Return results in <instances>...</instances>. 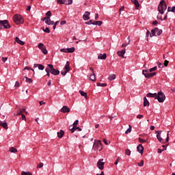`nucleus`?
<instances>
[{"mask_svg":"<svg viewBox=\"0 0 175 175\" xmlns=\"http://www.w3.org/2000/svg\"><path fill=\"white\" fill-rule=\"evenodd\" d=\"M103 24V22L100 21H94L93 23V25H98V27H100Z\"/></svg>","mask_w":175,"mask_h":175,"instance_id":"obj_30","label":"nucleus"},{"mask_svg":"<svg viewBox=\"0 0 175 175\" xmlns=\"http://www.w3.org/2000/svg\"><path fill=\"white\" fill-rule=\"evenodd\" d=\"M157 66H154V67L150 68V69L149 70V72H150V73H152V72H155V70H157Z\"/></svg>","mask_w":175,"mask_h":175,"instance_id":"obj_43","label":"nucleus"},{"mask_svg":"<svg viewBox=\"0 0 175 175\" xmlns=\"http://www.w3.org/2000/svg\"><path fill=\"white\" fill-rule=\"evenodd\" d=\"M3 62H6L8 61V57H2Z\"/></svg>","mask_w":175,"mask_h":175,"instance_id":"obj_61","label":"nucleus"},{"mask_svg":"<svg viewBox=\"0 0 175 175\" xmlns=\"http://www.w3.org/2000/svg\"><path fill=\"white\" fill-rule=\"evenodd\" d=\"M65 132L62 130H60V132L57 133V137H59V139H61V137H62L64 135Z\"/></svg>","mask_w":175,"mask_h":175,"instance_id":"obj_29","label":"nucleus"},{"mask_svg":"<svg viewBox=\"0 0 175 175\" xmlns=\"http://www.w3.org/2000/svg\"><path fill=\"white\" fill-rule=\"evenodd\" d=\"M45 16H46V20H49L50 17H51V11H48L46 14Z\"/></svg>","mask_w":175,"mask_h":175,"instance_id":"obj_31","label":"nucleus"},{"mask_svg":"<svg viewBox=\"0 0 175 175\" xmlns=\"http://www.w3.org/2000/svg\"><path fill=\"white\" fill-rule=\"evenodd\" d=\"M77 125H79V120H75V122L72 124V125L69 126V129L70 131H71V133H75V128L77 127Z\"/></svg>","mask_w":175,"mask_h":175,"instance_id":"obj_10","label":"nucleus"},{"mask_svg":"<svg viewBox=\"0 0 175 175\" xmlns=\"http://www.w3.org/2000/svg\"><path fill=\"white\" fill-rule=\"evenodd\" d=\"M24 79H25L26 83H28L29 84H31L32 83V79L28 78L27 77H25Z\"/></svg>","mask_w":175,"mask_h":175,"instance_id":"obj_32","label":"nucleus"},{"mask_svg":"<svg viewBox=\"0 0 175 175\" xmlns=\"http://www.w3.org/2000/svg\"><path fill=\"white\" fill-rule=\"evenodd\" d=\"M25 107L19 109V112H16L14 113V116H20L21 114H23V113H25V114H28V112L25 111Z\"/></svg>","mask_w":175,"mask_h":175,"instance_id":"obj_13","label":"nucleus"},{"mask_svg":"<svg viewBox=\"0 0 175 175\" xmlns=\"http://www.w3.org/2000/svg\"><path fill=\"white\" fill-rule=\"evenodd\" d=\"M107 85V84H106V83H97L98 87H106Z\"/></svg>","mask_w":175,"mask_h":175,"instance_id":"obj_42","label":"nucleus"},{"mask_svg":"<svg viewBox=\"0 0 175 175\" xmlns=\"http://www.w3.org/2000/svg\"><path fill=\"white\" fill-rule=\"evenodd\" d=\"M132 3H133L135 6V9L137 10L140 7V4L139 3V1L137 0H131Z\"/></svg>","mask_w":175,"mask_h":175,"instance_id":"obj_17","label":"nucleus"},{"mask_svg":"<svg viewBox=\"0 0 175 175\" xmlns=\"http://www.w3.org/2000/svg\"><path fill=\"white\" fill-rule=\"evenodd\" d=\"M68 72H69V71H68L67 70L63 69V70H62V72H61V75L62 76H65L66 75V73H68Z\"/></svg>","mask_w":175,"mask_h":175,"instance_id":"obj_39","label":"nucleus"},{"mask_svg":"<svg viewBox=\"0 0 175 175\" xmlns=\"http://www.w3.org/2000/svg\"><path fill=\"white\" fill-rule=\"evenodd\" d=\"M128 40H129L128 43H126V44H122V47H126V46H128V44H130V43H131V38H130V37H128Z\"/></svg>","mask_w":175,"mask_h":175,"instance_id":"obj_36","label":"nucleus"},{"mask_svg":"<svg viewBox=\"0 0 175 175\" xmlns=\"http://www.w3.org/2000/svg\"><path fill=\"white\" fill-rule=\"evenodd\" d=\"M44 32H46V33H50V29L49 27H46L44 29V27L42 28Z\"/></svg>","mask_w":175,"mask_h":175,"instance_id":"obj_40","label":"nucleus"},{"mask_svg":"<svg viewBox=\"0 0 175 175\" xmlns=\"http://www.w3.org/2000/svg\"><path fill=\"white\" fill-rule=\"evenodd\" d=\"M103 161V159H101L97 162V167H98V169H100V170H103V167L105 166V163L102 162Z\"/></svg>","mask_w":175,"mask_h":175,"instance_id":"obj_11","label":"nucleus"},{"mask_svg":"<svg viewBox=\"0 0 175 175\" xmlns=\"http://www.w3.org/2000/svg\"><path fill=\"white\" fill-rule=\"evenodd\" d=\"M144 116H143V115H137V118H139V119L144 118Z\"/></svg>","mask_w":175,"mask_h":175,"instance_id":"obj_58","label":"nucleus"},{"mask_svg":"<svg viewBox=\"0 0 175 175\" xmlns=\"http://www.w3.org/2000/svg\"><path fill=\"white\" fill-rule=\"evenodd\" d=\"M13 21L16 23L18 25L20 24H23L24 19L21 15L15 14L13 17Z\"/></svg>","mask_w":175,"mask_h":175,"instance_id":"obj_3","label":"nucleus"},{"mask_svg":"<svg viewBox=\"0 0 175 175\" xmlns=\"http://www.w3.org/2000/svg\"><path fill=\"white\" fill-rule=\"evenodd\" d=\"M43 163H40L38 165V166H37V167H39V168H40V167H43Z\"/></svg>","mask_w":175,"mask_h":175,"instance_id":"obj_55","label":"nucleus"},{"mask_svg":"<svg viewBox=\"0 0 175 175\" xmlns=\"http://www.w3.org/2000/svg\"><path fill=\"white\" fill-rule=\"evenodd\" d=\"M98 18H99V14H95V20H98Z\"/></svg>","mask_w":175,"mask_h":175,"instance_id":"obj_63","label":"nucleus"},{"mask_svg":"<svg viewBox=\"0 0 175 175\" xmlns=\"http://www.w3.org/2000/svg\"><path fill=\"white\" fill-rule=\"evenodd\" d=\"M103 142L106 144V146H109V144H110V142L107 141L106 139H103Z\"/></svg>","mask_w":175,"mask_h":175,"instance_id":"obj_48","label":"nucleus"},{"mask_svg":"<svg viewBox=\"0 0 175 175\" xmlns=\"http://www.w3.org/2000/svg\"><path fill=\"white\" fill-rule=\"evenodd\" d=\"M137 150L138 152H139V154H143V151H144V148L143 147V146L142 144H139L137 147Z\"/></svg>","mask_w":175,"mask_h":175,"instance_id":"obj_16","label":"nucleus"},{"mask_svg":"<svg viewBox=\"0 0 175 175\" xmlns=\"http://www.w3.org/2000/svg\"><path fill=\"white\" fill-rule=\"evenodd\" d=\"M61 25H65L66 24V21H63L60 22Z\"/></svg>","mask_w":175,"mask_h":175,"instance_id":"obj_59","label":"nucleus"},{"mask_svg":"<svg viewBox=\"0 0 175 175\" xmlns=\"http://www.w3.org/2000/svg\"><path fill=\"white\" fill-rule=\"evenodd\" d=\"M166 9H167V5H166V2L165 1V0L161 1L158 6L159 13H160V14H163Z\"/></svg>","mask_w":175,"mask_h":175,"instance_id":"obj_1","label":"nucleus"},{"mask_svg":"<svg viewBox=\"0 0 175 175\" xmlns=\"http://www.w3.org/2000/svg\"><path fill=\"white\" fill-rule=\"evenodd\" d=\"M75 131H77L78 132H81V129L80 127H76V128H74V132Z\"/></svg>","mask_w":175,"mask_h":175,"instance_id":"obj_52","label":"nucleus"},{"mask_svg":"<svg viewBox=\"0 0 175 175\" xmlns=\"http://www.w3.org/2000/svg\"><path fill=\"white\" fill-rule=\"evenodd\" d=\"M144 165V161L142 160L139 163H138V166H140V167H143Z\"/></svg>","mask_w":175,"mask_h":175,"instance_id":"obj_47","label":"nucleus"},{"mask_svg":"<svg viewBox=\"0 0 175 175\" xmlns=\"http://www.w3.org/2000/svg\"><path fill=\"white\" fill-rule=\"evenodd\" d=\"M157 93H154V94H152V93H148L147 94H146V96L148 97V98H154V99H157Z\"/></svg>","mask_w":175,"mask_h":175,"instance_id":"obj_20","label":"nucleus"},{"mask_svg":"<svg viewBox=\"0 0 175 175\" xmlns=\"http://www.w3.org/2000/svg\"><path fill=\"white\" fill-rule=\"evenodd\" d=\"M79 94L81 95V96H84V98H87V92H85L82 90H79Z\"/></svg>","mask_w":175,"mask_h":175,"instance_id":"obj_34","label":"nucleus"},{"mask_svg":"<svg viewBox=\"0 0 175 175\" xmlns=\"http://www.w3.org/2000/svg\"><path fill=\"white\" fill-rule=\"evenodd\" d=\"M108 80L111 81V80H116V75L115 74H110L108 77Z\"/></svg>","mask_w":175,"mask_h":175,"instance_id":"obj_24","label":"nucleus"},{"mask_svg":"<svg viewBox=\"0 0 175 175\" xmlns=\"http://www.w3.org/2000/svg\"><path fill=\"white\" fill-rule=\"evenodd\" d=\"M167 65H169V61L165 60V62H164V66H167Z\"/></svg>","mask_w":175,"mask_h":175,"instance_id":"obj_54","label":"nucleus"},{"mask_svg":"<svg viewBox=\"0 0 175 175\" xmlns=\"http://www.w3.org/2000/svg\"><path fill=\"white\" fill-rule=\"evenodd\" d=\"M142 74L146 79H151V77H154V76H157V72L148 73V70H142Z\"/></svg>","mask_w":175,"mask_h":175,"instance_id":"obj_5","label":"nucleus"},{"mask_svg":"<svg viewBox=\"0 0 175 175\" xmlns=\"http://www.w3.org/2000/svg\"><path fill=\"white\" fill-rule=\"evenodd\" d=\"M38 69L39 70H44V66L42 64H38Z\"/></svg>","mask_w":175,"mask_h":175,"instance_id":"obj_46","label":"nucleus"},{"mask_svg":"<svg viewBox=\"0 0 175 175\" xmlns=\"http://www.w3.org/2000/svg\"><path fill=\"white\" fill-rule=\"evenodd\" d=\"M125 7L122 6L119 10V14H121V12H124Z\"/></svg>","mask_w":175,"mask_h":175,"instance_id":"obj_50","label":"nucleus"},{"mask_svg":"<svg viewBox=\"0 0 175 175\" xmlns=\"http://www.w3.org/2000/svg\"><path fill=\"white\" fill-rule=\"evenodd\" d=\"M144 106H150V102H148V100H147V97H144Z\"/></svg>","mask_w":175,"mask_h":175,"instance_id":"obj_25","label":"nucleus"},{"mask_svg":"<svg viewBox=\"0 0 175 175\" xmlns=\"http://www.w3.org/2000/svg\"><path fill=\"white\" fill-rule=\"evenodd\" d=\"M120 159H121L120 158V157H118L115 162V165H118V162H120Z\"/></svg>","mask_w":175,"mask_h":175,"instance_id":"obj_53","label":"nucleus"},{"mask_svg":"<svg viewBox=\"0 0 175 175\" xmlns=\"http://www.w3.org/2000/svg\"><path fill=\"white\" fill-rule=\"evenodd\" d=\"M161 133H162V131H157V138L159 140V142H160V143H162V142H163V139L161 137Z\"/></svg>","mask_w":175,"mask_h":175,"instance_id":"obj_21","label":"nucleus"},{"mask_svg":"<svg viewBox=\"0 0 175 175\" xmlns=\"http://www.w3.org/2000/svg\"><path fill=\"white\" fill-rule=\"evenodd\" d=\"M94 23H95V21H94V20H90L89 21L85 22V24H86L88 25H91V24L94 25Z\"/></svg>","mask_w":175,"mask_h":175,"instance_id":"obj_37","label":"nucleus"},{"mask_svg":"<svg viewBox=\"0 0 175 175\" xmlns=\"http://www.w3.org/2000/svg\"><path fill=\"white\" fill-rule=\"evenodd\" d=\"M61 53H68V49H60Z\"/></svg>","mask_w":175,"mask_h":175,"instance_id":"obj_51","label":"nucleus"},{"mask_svg":"<svg viewBox=\"0 0 175 175\" xmlns=\"http://www.w3.org/2000/svg\"><path fill=\"white\" fill-rule=\"evenodd\" d=\"M117 54L118 55H119V57H124V54H125V49L122 51H118Z\"/></svg>","mask_w":175,"mask_h":175,"instance_id":"obj_26","label":"nucleus"},{"mask_svg":"<svg viewBox=\"0 0 175 175\" xmlns=\"http://www.w3.org/2000/svg\"><path fill=\"white\" fill-rule=\"evenodd\" d=\"M173 13H175V6L172 8V11Z\"/></svg>","mask_w":175,"mask_h":175,"instance_id":"obj_64","label":"nucleus"},{"mask_svg":"<svg viewBox=\"0 0 175 175\" xmlns=\"http://www.w3.org/2000/svg\"><path fill=\"white\" fill-rule=\"evenodd\" d=\"M139 143H148V141H147V139L146 140H144V139H143L142 138H139Z\"/></svg>","mask_w":175,"mask_h":175,"instance_id":"obj_44","label":"nucleus"},{"mask_svg":"<svg viewBox=\"0 0 175 175\" xmlns=\"http://www.w3.org/2000/svg\"><path fill=\"white\" fill-rule=\"evenodd\" d=\"M90 14H91L90 13V12H88V11L85 12V14L83 16V19L85 21H87L90 20Z\"/></svg>","mask_w":175,"mask_h":175,"instance_id":"obj_14","label":"nucleus"},{"mask_svg":"<svg viewBox=\"0 0 175 175\" xmlns=\"http://www.w3.org/2000/svg\"><path fill=\"white\" fill-rule=\"evenodd\" d=\"M57 3L59 5H72L73 0H57Z\"/></svg>","mask_w":175,"mask_h":175,"instance_id":"obj_8","label":"nucleus"},{"mask_svg":"<svg viewBox=\"0 0 175 175\" xmlns=\"http://www.w3.org/2000/svg\"><path fill=\"white\" fill-rule=\"evenodd\" d=\"M162 151H163V150H162V149H161V148L157 149V152L159 154H162Z\"/></svg>","mask_w":175,"mask_h":175,"instance_id":"obj_60","label":"nucleus"},{"mask_svg":"<svg viewBox=\"0 0 175 175\" xmlns=\"http://www.w3.org/2000/svg\"><path fill=\"white\" fill-rule=\"evenodd\" d=\"M38 49L41 50V51L46 55L47 54L48 51L47 49H46V46H44L42 43H39L38 46Z\"/></svg>","mask_w":175,"mask_h":175,"instance_id":"obj_9","label":"nucleus"},{"mask_svg":"<svg viewBox=\"0 0 175 175\" xmlns=\"http://www.w3.org/2000/svg\"><path fill=\"white\" fill-rule=\"evenodd\" d=\"M60 111L62 113H69V111H70V109H69V107H68V106L64 105L63 106V107L60 109Z\"/></svg>","mask_w":175,"mask_h":175,"instance_id":"obj_15","label":"nucleus"},{"mask_svg":"<svg viewBox=\"0 0 175 175\" xmlns=\"http://www.w3.org/2000/svg\"><path fill=\"white\" fill-rule=\"evenodd\" d=\"M65 70H67V72H69L70 70V64L69 63V62H66V66H64V68Z\"/></svg>","mask_w":175,"mask_h":175,"instance_id":"obj_22","label":"nucleus"},{"mask_svg":"<svg viewBox=\"0 0 175 175\" xmlns=\"http://www.w3.org/2000/svg\"><path fill=\"white\" fill-rule=\"evenodd\" d=\"M32 70V72H33V73L35 74V70H33V68H29V67L26 66L24 68V70Z\"/></svg>","mask_w":175,"mask_h":175,"instance_id":"obj_45","label":"nucleus"},{"mask_svg":"<svg viewBox=\"0 0 175 175\" xmlns=\"http://www.w3.org/2000/svg\"><path fill=\"white\" fill-rule=\"evenodd\" d=\"M1 23H3V27L5 29H9V28H10V25L9 24V21L8 20L1 21Z\"/></svg>","mask_w":175,"mask_h":175,"instance_id":"obj_12","label":"nucleus"},{"mask_svg":"<svg viewBox=\"0 0 175 175\" xmlns=\"http://www.w3.org/2000/svg\"><path fill=\"white\" fill-rule=\"evenodd\" d=\"M159 68H163V64L162 63L158 64Z\"/></svg>","mask_w":175,"mask_h":175,"instance_id":"obj_62","label":"nucleus"},{"mask_svg":"<svg viewBox=\"0 0 175 175\" xmlns=\"http://www.w3.org/2000/svg\"><path fill=\"white\" fill-rule=\"evenodd\" d=\"M15 42H16V43H18V44H21V46H24L25 44L24 42L20 40L18 37L15 38Z\"/></svg>","mask_w":175,"mask_h":175,"instance_id":"obj_19","label":"nucleus"},{"mask_svg":"<svg viewBox=\"0 0 175 175\" xmlns=\"http://www.w3.org/2000/svg\"><path fill=\"white\" fill-rule=\"evenodd\" d=\"M129 128L125 131L126 135H128L132 132V126L131 125H129Z\"/></svg>","mask_w":175,"mask_h":175,"instance_id":"obj_35","label":"nucleus"},{"mask_svg":"<svg viewBox=\"0 0 175 175\" xmlns=\"http://www.w3.org/2000/svg\"><path fill=\"white\" fill-rule=\"evenodd\" d=\"M21 175H32V173L29 172H21Z\"/></svg>","mask_w":175,"mask_h":175,"instance_id":"obj_41","label":"nucleus"},{"mask_svg":"<svg viewBox=\"0 0 175 175\" xmlns=\"http://www.w3.org/2000/svg\"><path fill=\"white\" fill-rule=\"evenodd\" d=\"M157 99L160 103H162V102H165V99H166V96H165V94L162 92H159L157 94Z\"/></svg>","mask_w":175,"mask_h":175,"instance_id":"obj_4","label":"nucleus"},{"mask_svg":"<svg viewBox=\"0 0 175 175\" xmlns=\"http://www.w3.org/2000/svg\"><path fill=\"white\" fill-rule=\"evenodd\" d=\"M165 142H166V143H167V142H169V131L167 133V138L165 139Z\"/></svg>","mask_w":175,"mask_h":175,"instance_id":"obj_57","label":"nucleus"},{"mask_svg":"<svg viewBox=\"0 0 175 175\" xmlns=\"http://www.w3.org/2000/svg\"><path fill=\"white\" fill-rule=\"evenodd\" d=\"M49 70H50L51 73L54 76H58V75H59V70H55L53 64H48L47 67L45 69V72H49Z\"/></svg>","mask_w":175,"mask_h":175,"instance_id":"obj_2","label":"nucleus"},{"mask_svg":"<svg viewBox=\"0 0 175 175\" xmlns=\"http://www.w3.org/2000/svg\"><path fill=\"white\" fill-rule=\"evenodd\" d=\"M46 24H47L48 25H53L54 24V21H51L50 18L49 19H46V21H45Z\"/></svg>","mask_w":175,"mask_h":175,"instance_id":"obj_28","label":"nucleus"},{"mask_svg":"<svg viewBox=\"0 0 175 175\" xmlns=\"http://www.w3.org/2000/svg\"><path fill=\"white\" fill-rule=\"evenodd\" d=\"M107 57V55H106V53L100 54L98 56V59H106Z\"/></svg>","mask_w":175,"mask_h":175,"instance_id":"obj_23","label":"nucleus"},{"mask_svg":"<svg viewBox=\"0 0 175 175\" xmlns=\"http://www.w3.org/2000/svg\"><path fill=\"white\" fill-rule=\"evenodd\" d=\"M93 148H96V150H98V151L102 150V142L99 140L95 142L93 146Z\"/></svg>","mask_w":175,"mask_h":175,"instance_id":"obj_7","label":"nucleus"},{"mask_svg":"<svg viewBox=\"0 0 175 175\" xmlns=\"http://www.w3.org/2000/svg\"><path fill=\"white\" fill-rule=\"evenodd\" d=\"M74 51H75V47L67 49V53H73Z\"/></svg>","mask_w":175,"mask_h":175,"instance_id":"obj_38","label":"nucleus"},{"mask_svg":"<svg viewBox=\"0 0 175 175\" xmlns=\"http://www.w3.org/2000/svg\"><path fill=\"white\" fill-rule=\"evenodd\" d=\"M20 116H22V120L25 121V120H26L25 115H24L23 113H21Z\"/></svg>","mask_w":175,"mask_h":175,"instance_id":"obj_56","label":"nucleus"},{"mask_svg":"<svg viewBox=\"0 0 175 175\" xmlns=\"http://www.w3.org/2000/svg\"><path fill=\"white\" fill-rule=\"evenodd\" d=\"M0 126H3V128H4V129H8V123L6 122V121H1L0 122Z\"/></svg>","mask_w":175,"mask_h":175,"instance_id":"obj_18","label":"nucleus"},{"mask_svg":"<svg viewBox=\"0 0 175 175\" xmlns=\"http://www.w3.org/2000/svg\"><path fill=\"white\" fill-rule=\"evenodd\" d=\"M125 154H126V155H131V150H129V149H126L125 150Z\"/></svg>","mask_w":175,"mask_h":175,"instance_id":"obj_49","label":"nucleus"},{"mask_svg":"<svg viewBox=\"0 0 175 175\" xmlns=\"http://www.w3.org/2000/svg\"><path fill=\"white\" fill-rule=\"evenodd\" d=\"M155 33H157L158 36L162 35V29H159L158 27H155L154 29H152L150 38H152V36H155Z\"/></svg>","mask_w":175,"mask_h":175,"instance_id":"obj_6","label":"nucleus"},{"mask_svg":"<svg viewBox=\"0 0 175 175\" xmlns=\"http://www.w3.org/2000/svg\"><path fill=\"white\" fill-rule=\"evenodd\" d=\"M90 80L92 81H95L96 80V77H95V72L92 73L90 77H89Z\"/></svg>","mask_w":175,"mask_h":175,"instance_id":"obj_27","label":"nucleus"},{"mask_svg":"<svg viewBox=\"0 0 175 175\" xmlns=\"http://www.w3.org/2000/svg\"><path fill=\"white\" fill-rule=\"evenodd\" d=\"M9 151L10 152H14V153L17 152V150L14 147L10 148Z\"/></svg>","mask_w":175,"mask_h":175,"instance_id":"obj_33","label":"nucleus"}]
</instances>
